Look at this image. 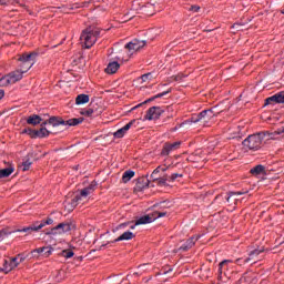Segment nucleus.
Instances as JSON below:
<instances>
[{
    "instance_id": "1",
    "label": "nucleus",
    "mask_w": 284,
    "mask_h": 284,
    "mask_svg": "<svg viewBox=\"0 0 284 284\" xmlns=\"http://www.w3.org/2000/svg\"><path fill=\"white\" fill-rule=\"evenodd\" d=\"M84 121L83 118H73L64 121L61 116H50L49 114L38 110L37 114V124L40 125L38 126L37 130V138L44 139L48 138V135L51 133L45 125H51L52 128L57 126H77L81 124Z\"/></svg>"
},
{
    "instance_id": "2",
    "label": "nucleus",
    "mask_w": 284,
    "mask_h": 284,
    "mask_svg": "<svg viewBox=\"0 0 284 284\" xmlns=\"http://www.w3.org/2000/svg\"><path fill=\"white\" fill-rule=\"evenodd\" d=\"M283 131L280 130L274 132L262 131V132L251 134L243 141V146L252 151H257L261 149V145H263V142L270 141V140H276L277 136L281 135Z\"/></svg>"
},
{
    "instance_id": "3",
    "label": "nucleus",
    "mask_w": 284,
    "mask_h": 284,
    "mask_svg": "<svg viewBox=\"0 0 284 284\" xmlns=\"http://www.w3.org/2000/svg\"><path fill=\"white\" fill-rule=\"evenodd\" d=\"M99 37L100 30L98 28L90 27L83 30L80 39L84 42L85 48L90 49L97 42Z\"/></svg>"
},
{
    "instance_id": "4",
    "label": "nucleus",
    "mask_w": 284,
    "mask_h": 284,
    "mask_svg": "<svg viewBox=\"0 0 284 284\" xmlns=\"http://www.w3.org/2000/svg\"><path fill=\"white\" fill-rule=\"evenodd\" d=\"M34 59H37V53L34 52L24 53L19 58V68L23 74L34 65Z\"/></svg>"
},
{
    "instance_id": "5",
    "label": "nucleus",
    "mask_w": 284,
    "mask_h": 284,
    "mask_svg": "<svg viewBox=\"0 0 284 284\" xmlns=\"http://www.w3.org/2000/svg\"><path fill=\"white\" fill-rule=\"evenodd\" d=\"M95 184H89L88 187L83 189L80 194L71 201L69 210L72 211L78 204L82 203L91 193L94 192Z\"/></svg>"
},
{
    "instance_id": "6",
    "label": "nucleus",
    "mask_w": 284,
    "mask_h": 284,
    "mask_svg": "<svg viewBox=\"0 0 284 284\" xmlns=\"http://www.w3.org/2000/svg\"><path fill=\"white\" fill-rule=\"evenodd\" d=\"M73 225L71 223H60L55 227L47 231V234L50 235L51 239L60 236L64 233H68L72 230Z\"/></svg>"
},
{
    "instance_id": "7",
    "label": "nucleus",
    "mask_w": 284,
    "mask_h": 284,
    "mask_svg": "<svg viewBox=\"0 0 284 284\" xmlns=\"http://www.w3.org/2000/svg\"><path fill=\"white\" fill-rule=\"evenodd\" d=\"M213 118H215L214 110L213 109H207V110L201 111L196 115V118L192 116L191 122L192 123H199V122L203 121V123H209Z\"/></svg>"
},
{
    "instance_id": "8",
    "label": "nucleus",
    "mask_w": 284,
    "mask_h": 284,
    "mask_svg": "<svg viewBox=\"0 0 284 284\" xmlns=\"http://www.w3.org/2000/svg\"><path fill=\"white\" fill-rule=\"evenodd\" d=\"M164 113V109L161 106H151L149 110H146V115H144V120L146 121H155L161 118V115Z\"/></svg>"
},
{
    "instance_id": "9",
    "label": "nucleus",
    "mask_w": 284,
    "mask_h": 284,
    "mask_svg": "<svg viewBox=\"0 0 284 284\" xmlns=\"http://www.w3.org/2000/svg\"><path fill=\"white\" fill-rule=\"evenodd\" d=\"M182 142L181 141H175L173 143L170 142H165L163 144V148L161 150V155L162 156H168L171 153L175 152L176 150H179L181 148Z\"/></svg>"
},
{
    "instance_id": "10",
    "label": "nucleus",
    "mask_w": 284,
    "mask_h": 284,
    "mask_svg": "<svg viewBox=\"0 0 284 284\" xmlns=\"http://www.w3.org/2000/svg\"><path fill=\"white\" fill-rule=\"evenodd\" d=\"M14 232H37V226H28V227L18 229L14 231H8L3 229L0 231V241L8 239V236H10V234H14Z\"/></svg>"
},
{
    "instance_id": "11",
    "label": "nucleus",
    "mask_w": 284,
    "mask_h": 284,
    "mask_svg": "<svg viewBox=\"0 0 284 284\" xmlns=\"http://www.w3.org/2000/svg\"><path fill=\"white\" fill-rule=\"evenodd\" d=\"M273 103H276V104L284 103V91L277 92L274 95L266 98L265 105H271Z\"/></svg>"
},
{
    "instance_id": "12",
    "label": "nucleus",
    "mask_w": 284,
    "mask_h": 284,
    "mask_svg": "<svg viewBox=\"0 0 284 284\" xmlns=\"http://www.w3.org/2000/svg\"><path fill=\"white\" fill-rule=\"evenodd\" d=\"M146 44L145 41H141V40H133L131 42H129L125 48L129 49V51L131 52V54H133V52L139 51L140 49H142L144 45Z\"/></svg>"
},
{
    "instance_id": "13",
    "label": "nucleus",
    "mask_w": 284,
    "mask_h": 284,
    "mask_svg": "<svg viewBox=\"0 0 284 284\" xmlns=\"http://www.w3.org/2000/svg\"><path fill=\"white\" fill-rule=\"evenodd\" d=\"M136 122V120L130 121L128 124H125L123 128L119 129L114 132L115 139H122L126 134V132L133 126V124Z\"/></svg>"
},
{
    "instance_id": "14",
    "label": "nucleus",
    "mask_w": 284,
    "mask_h": 284,
    "mask_svg": "<svg viewBox=\"0 0 284 284\" xmlns=\"http://www.w3.org/2000/svg\"><path fill=\"white\" fill-rule=\"evenodd\" d=\"M199 240H200V236H196V237L192 236L184 244H182L180 246L179 251H182V252L189 251L190 248H192L195 245L196 241H199Z\"/></svg>"
},
{
    "instance_id": "15",
    "label": "nucleus",
    "mask_w": 284,
    "mask_h": 284,
    "mask_svg": "<svg viewBox=\"0 0 284 284\" xmlns=\"http://www.w3.org/2000/svg\"><path fill=\"white\" fill-rule=\"evenodd\" d=\"M8 77H9L11 84H14V83L21 81V79H23V73L21 72V70H16V71L10 72L8 74Z\"/></svg>"
},
{
    "instance_id": "16",
    "label": "nucleus",
    "mask_w": 284,
    "mask_h": 284,
    "mask_svg": "<svg viewBox=\"0 0 284 284\" xmlns=\"http://www.w3.org/2000/svg\"><path fill=\"white\" fill-rule=\"evenodd\" d=\"M250 173L253 176H261V175L267 174V172L265 171V166H263V164H257L256 166H253V169L250 171Z\"/></svg>"
},
{
    "instance_id": "17",
    "label": "nucleus",
    "mask_w": 284,
    "mask_h": 284,
    "mask_svg": "<svg viewBox=\"0 0 284 284\" xmlns=\"http://www.w3.org/2000/svg\"><path fill=\"white\" fill-rule=\"evenodd\" d=\"M19 256H21V255H18V257L11 258L9 266H6L4 272H12V270H14L16 267H19V263H21V261H23L22 257L19 261Z\"/></svg>"
},
{
    "instance_id": "18",
    "label": "nucleus",
    "mask_w": 284,
    "mask_h": 284,
    "mask_svg": "<svg viewBox=\"0 0 284 284\" xmlns=\"http://www.w3.org/2000/svg\"><path fill=\"white\" fill-rule=\"evenodd\" d=\"M154 221H155V217L152 214H149L138 219V221H135V225L149 224Z\"/></svg>"
},
{
    "instance_id": "19",
    "label": "nucleus",
    "mask_w": 284,
    "mask_h": 284,
    "mask_svg": "<svg viewBox=\"0 0 284 284\" xmlns=\"http://www.w3.org/2000/svg\"><path fill=\"white\" fill-rule=\"evenodd\" d=\"M119 68H120L119 62L112 61L108 64V67L105 69V73L106 74H115V72H118Z\"/></svg>"
},
{
    "instance_id": "20",
    "label": "nucleus",
    "mask_w": 284,
    "mask_h": 284,
    "mask_svg": "<svg viewBox=\"0 0 284 284\" xmlns=\"http://www.w3.org/2000/svg\"><path fill=\"white\" fill-rule=\"evenodd\" d=\"M135 186L138 190L142 191L150 186V180L146 178H138V184H135Z\"/></svg>"
},
{
    "instance_id": "21",
    "label": "nucleus",
    "mask_w": 284,
    "mask_h": 284,
    "mask_svg": "<svg viewBox=\"0 0 284 284\" xmlns=\"http://www.w3.org/2000/svg\"><path fill=\"white\" fill-rule=\"evenodd\" d=\"M261 253H263V250H253L248 253V257H246L244 260V263H250V261H254L258 257V255H261Z\"/></svg>"
},
{
    "instance_id": "22",
    "label": "nucleus",
    "mask_w": 284,
    "mask_h": 284,
    "mask_svg": "<svg viewBox=\"0 0 284 284\" xmlns=\"http://www.w3.org/2000/svg\"><path fill=\"white\" fill-rule=\"evenodd\" d=\"M89 101H90V97L88 94L82 93L75 98L77 105H84V104L89 103Z\"/></svg>"
},
{
    "instance_id": "23",
    "label": "nucleus",
    "mask_w": 284,
    "mask_h": 284,
    "mask_svg": "<svg viewBox=\"0 0 284 284\" xmlns=\"http://www.w3.org/2000/svg\"><path fill=\"white\" fill-rule=\"evenodd\" d=\"M134 233L128 231V232H124L120 237H118L116 240H114L112 243H115V242H120V241H130L134 237Z\"/></svg>"
},
{
    "instance_id": "24",
    "label": "nucleus",
    "mask_w": 284,
    "mask_h": 284,
    "mask_svg": "<svg viewBox=\"0 0 284 284\" xmlns=\"http://www.w3.org/2000/svg\"><path fill=\"white\" fill-rule=\"evenodd\" d=\"M37 253L44 257H48L49 255H51L52 248L50 246H43V247L37 248Z\"/></svg>"
},
{
    "instance_id": "25",
    "label": "nucleus",
    "mask_w": 284,
    "mask_h": 284,
    "mask_svg": "<svg viewBox=\"0 0 284 284\" xmlns=\"http://www.w3.org/2000/svg\"><path fill=\"white\" fill-rule=\"evenodd\" d=\"M12 172H14V168L12 166L0 170V179H8Z\"/></svg>"
},
{
    "instance_id": "26",
    "label": "nucleus",
    "mask_w": 284,
    "mask_h": 284,
    "mask_svg": "<svg viewBox=\"0 0 284 284\" xmlns=\"http://www.w3.org/2000/svg\"><path fill=\"white\" fill-rule=\"evenodd\" d=\"M169 93H171V90H168V91H163L161 93H158L155 95H153L152 98H149V100L144 101V104L149 103V102H153L155 101L156 99H161L165 95H168Z\"/></svg>"
},
{
    "instance_id": "27",
    "label": "nucleus",
    "mask_w": 284,
    "mask_h": 284,
    "mask_svg": "<svg viewBox=\"0 0 284 284\" xmlns=\"http://www.w3.org/2000/svg\"><path fill=\"white\" fill-rule=\"evenodd\" d=\"M135 173L134 171H125L122 176L123 183H128L134 178Z\"/></svg>"
},
{
    "instance_id": "28",
    "label": "nucleus",
    "mask_w": 284,
    "mask_h": 284,
    "mask_svg": "<svg viewBox=\"0 0 284 284\" xmlns=\"http://www.w3.org/2000/svg\"><path fill=\"white\" fill-rule=\"evenodd\" d=\"M8 85H12V82L10 81V77L7 74L0 79V88H6Z\"/></svg>"
},
{
    "instance_id": "29",
    "label": "nucleus",
    "mask_w": 284,
    "mask_h": 284,
    "mask_svg": "<svg viewBox=\"0 0 284 284\" xmlns=\"http://www.w3.org/2000/svg\"><path fill=\"white\" fill-rule=\"evenodd\" d=\"M140 80H142V83L152 81V80H154V73L149 72V73L142 74V77H140Z\"/></svg>"
},
{
    "instance_id": "30",
    "label": "nucleus",
    "mask_w": 284,
    "mask_h": 284,
    "mask_svg": "<svg viewBox=\"0 0 284 284\" xmlns=\"http://www.w3.org/2000/svg\"><path fill=\"white\" fill-rule=\"evenodd\" d=\"M52 223H53V220L48 217L47 220H43L40 222V224H38L37 231H39V230L43 229L45 225H50Z\"/></svg>"
},
{
    "instance_id": "31",
    "label": "nucleus",
    "mask_w": 284,
    "mask_h": 284,
    "mask_svg": "<svg viewBox=\"0 0 284 284\" xmlns=\"http://www.w3.org/2000/svg\"><path fill=\"white\" fill-rule=\"evenodd\" d=\"M23 134H28L31 139H37V131L32 129H24Z\"/></svg>"
},
{
    "instance_id": "32",
    "label": "nucleus",
    "mask_w": 284,
    "mask_h": 284,
    "mask_svg": "<svg viewBox=\"0 0 284 284\" xmlns=\"http://www.w3.org/2000/svg\"><path fill=\"white\" fill-rule=\"evenodd\" d=\"M232 261L230 260H224L219 264V273L223 274V268L229 265Z\"/></svg>"
},
{
    "instance_id": "33",
    "label": "nucleus",
    "mask_w": 284,
    "mask_h": 284,
    "mask_svg": "<svg viewBox=\"0 0 284 284\" xmlns=\"http://www.w3.org/2000/svg\"><path fill=\"white\" fill-rule=\"evenodd\" d=\"M27 123L29 125H37V114H33V115L29 116L28 120H27Z\"/></svg>"
},
{
    "instance_id": "34",
    "label": "nucleus",
    "mask_w": 284,
    "mask_h": 284,
    "mask_svg": "<svg viewBox=\"0 0 284 284\" xmlns=\"http://www.w3.org/2000/svg\"><path fill=\"white\" fill-rule=\"evenodd\" d=\"M61 255L65 258H71L74 255V253L71 250H64L61 252Z\"/></svg>"
},
{
    "instance_id": "35",
    "label": "nucleus",
    "mask_w": 284,
    "mask_h": 284,
    "mask_svg": "<svg viewBox=\"0 0 284 284\" xmlns=\"http://www.w3.org/2000/svg\"><path fill=\"white\" fill-rule=\"evenodd\" d=\"M30 165H32V162L30 160L22 162L23 172H27V170H30Z\"/></svg>"
},
{
    "instance_id": "36",
    "label": "nucleus",
    "mask_w": 284,
    "mask_h": 284,
    "mask_svg": "<svg viewBox=\"0 0 284 284\" xmlns=\"http://www.w3.org/2000/svg\"><path fill=\"white\" fill-rule=\"evenodd\" d=\"M152 215H153V217H155V220H156V219H159V217H164V216H166V215H168V212H166V211H164V212L158 211V212L153 213Z\"/></svg>"
},
{
    "instance_id": "37",
    "label": "nucleus",
    "mask_w": 284,
    "mask_h": 284,
    "mask_svg": "<svg viewBox=\"0 0 284 284\" xmlns=\"http://www.w3.org/2000/svg\"><path fill=\"white\" fill-rule=\"evenodd\" d=\"M94 113V111H93V109H87V110H84L83 112H82V114L83 115H85V116H92V114Z\"/></svg>"
},
{
    "instance_id": "38",
    "label": "nucleus",
    "mask_w": 284,
    "mask_h": 284,
    "mask_svg": "<svg viewBox=\"0 0 284 284\" xmlns=\"http://www.w3.org/2000/svg\"><path fill=\"white\" fill-rule=\"evenodd\" d=\"M201 10V7L199 6H191L187 11H192V12H200Z\"/></svg>"
},
{
    "instance_id": "39",
    "label": "nucleus",
    "mask_w": 284,
    "mask_h": 284,
    "mask_svg": "<svg viewBox=\"0 0 284 284\" xmlns=\"http://www.w3.org/2000/svg\"><path fill=\"white\" fill-rule=\"evenodd\" d=\"M45 237H50V234H48V232H41V233H39V236H38V239L39 240H45Z\"/></svg>"
},
{
    "instance_id": "40",
    "label": "nucleus",
    "mask_w": 284,
    "mask_h": 284,
    "mask_svg": "<svg viewBox=\"0 0 284 284\" xmlns=\"http://www.w3.org/2000/svg\"><path fill=\"white\" fill-rule=\"evenodd\" d=\"M183 175H181V173H172L170 180L171 181H175L178 178H182Z\"/></svg>"
},
{
    "instance_id": "41",
    "label": "nucleus",
    "mask_w": 284,
    "mask_h": 284,
    "mask_svg": "<svg viewBox=\"0 0 284 284\" xmlns=\"http://www.w3.org/2000/svg\"><path fill=\"white\" fill-rule=\"evenodd\" d=\"M244 194H247V191H242V192H231V195H234V196H241V195H244Z\"/></svg>"
},
{
    "instance_id": "42",
    "label": "nucleus",
    "mask_w": 284,
    "mask_h": 284,
    "mask_svg": "<svg viewBox=\"0 0 284 284\" xmlns=\"http://www.w3.org/2000/svg\"><path fill=\"white\" fill-rule=\"evenodd\" d=\"M166 178H158V183L164 185L166 183Z\"/></svg>"
},
{
    "instance_id": "43",
    "label": "nucleus",
    "mask_w": 284,
    "mask_h": 284,
    "mask_svg": "<svg viewBox=\"0 0 284 284\" xmlns=\"http://www.w3.org/2000/svg\"><path fill=\"white\" fill-rule=\"evenodd\" d=\"M245 260H246V258H237V260L235 261V263H236L237 265H243V264H246V263H245Z\"/></svg>"
},
{
    "instance_id": "44",
    "label": "nucleus",
    "mask_w": 284,
    "mask_h": 284,
    "mask_svg": "<svg viewBox=\"0 0 284 284\" xmlns=\"http://www.w3.org/2000/svg\"><path fill=\"white\" fill-rule=\"evenodd\" d=\"M234 195H232V192L227 193L226 202L231 203V200Z\"/></svg>"
},
{
    "instance_id": "45",
    "label": "nucleus",
    "mask_w": 284,
    "mask_h": 284,
    "mask_svg": "<svg viewBox=\"0 0 284 284\" xmlns=\"http://www.w3.org/2000/svg\"><path fill=\"white\" fill-rule=\"evenodd\" d=\"M161 171V166H158V169H155V171H153V175H158V173H160Z\"/></svg>"
},
{
    "instance_id": "46",
    "label": "nucleus",
    "mask_w": 284,
    "mask_h": 284,
    "mask_svg": "<svg viewBox=\"0 0 284 284\" xmlns=\"http://www.w3.org/2000/svg\"><path fill=\"white\" fill-rule=\"evenodd\" d=\"M0 6H8V0H0Z\"/></svg>"
},
{
    "instance_id": "47",
    "label": "nucleus",
    "mask_w": 284,
    "mask_h": 284,
    "mask_svg": "<svg viewBox=\"0 0 284 284\" xmlns=\"http://www.w3.org/2000/svg\"><path fill=\"white\" fill-rule=\"evenodd\" d=\"M3 97H6V91L0 90V100H1Z\"/></svg>"
},
{
    "instance_id": "48",
    "label": "nucleus",
    "mask_w": 284,
    "mask_h": 284,
    "mask_svg": "<svg viewBox=\"0 0 284 284\" xmlns=\"http://www.w3.org/2000/svg\"><path fill=\"white\" fill-rule=\"evenodd\" d=\"M151 179H153V181H158L159 180L158 175H154V173H151Z\"/></svg>"
},
{
    "instance_id": "49",
    "label": "nucleus",
    "mask_w": 284,
    "mask_h": 284,
    "mask_svg": "<svg viewBox=\"0 0 284 284\" xmlns=\"http://www.w3.org/2000/svg\"><path fill=\"white\" fill-rule=\"evenodd\" d=\"M11 3H19V0H9Z\"/></svg>"
},
{
    "instance_id": "50",
    "label": "nucleus",
    "mask_w": 284,
    "mask_h": 284,
    "mask_svg": "<svg viewBox=\"0 0 284 284\" xmlns=\"http://www.w3.org/2000/svg\"><path fill=\"white\" fill-rule=\"evenodd\" d=\"M143 105V103H140L139 105H135L134 108H133V110H135V109H138V108H140V106H142Z\"/></svg>"
},
{
    "instance_id": "51",
    "label": "nucleus",
    "mask_w": 284,
    "mask_h": 284,
    "mask_svg": "<svg viewBox=\"0 0 284 284\" xmlns=\"http://www.w3.org/2000/svg\"><path fill=\"white\" fill-rule=\"evenodd\" d=\"M166 202L160 203L161 207H165Z\"/></svg>"
},
{
    "instance_id": "52",
    "label": "nucleus",
    "mask_w": 284,
    "mask_h": 284,
    "mask_svg": "<svg viewBox=\"0 0 284 284\" xmlns=\"http://www.w3.org/2000/svg\"><path fill=\"white\" fill-rule=\"evenodd\" d=\"M128 224H121L120 226H119V229H123V227H125Z\"/></svg>"
},
{
    "instance_id": "53",
    "label": "nucleus",
    "mask_w": 284,
    "mask_h": 284,
    "mask_svg": "<svg viewBox=\"0 0 284 284\" xmlns=\"http://www.w3.org/2000/svg\"><path fill=\"white\" fill-rule=\"evenodd\" d=\"M160 170H161L162 172H165V171H166V168H162V169H161V166H160Z\"/></svg>"
},
{
    "instance_id": "54",
    "label": "nucleus",
    "mask_w": 284,
    "mask_h": 284,
    "mask_svg": "<svg viewBox=\"0 0 284 284\" xmlns=\"http://www.w3.org/2000/svg\"><path fill=\"white\" fill-rule=\"evenodd\" d=\"M239 204V200H235V205H237Z\"/></svg>"
},
{
    "instance_id": "55",
    "label": "nucleus",
    "mask_w": 284,
    "mask_h": 284,
    "mask_svg": "<svg viewBox=\"0 0 284 284\" xmlns=\"http://www.w3.org/2000/svg\"><path fill=\"white\" fill-rule=\"evenodd\" d=\"M136 225H132L131 229L134 230Z\"/></svg>"
},
{
    "instance_id": "56",
    "label": "nucleus",
    "mask_w": 284,
    "mask_h": 284,
    "mask_svg": "<svg viewBox=\"0 0 284 284\" xmlns=\"http://www.w3.org/2000/svg\"><path fill=\"white\" fill-rule=\"evenodd\" d=\"M282 13L284 14V9H283Z\"/></svg>"
}]
</instances>
